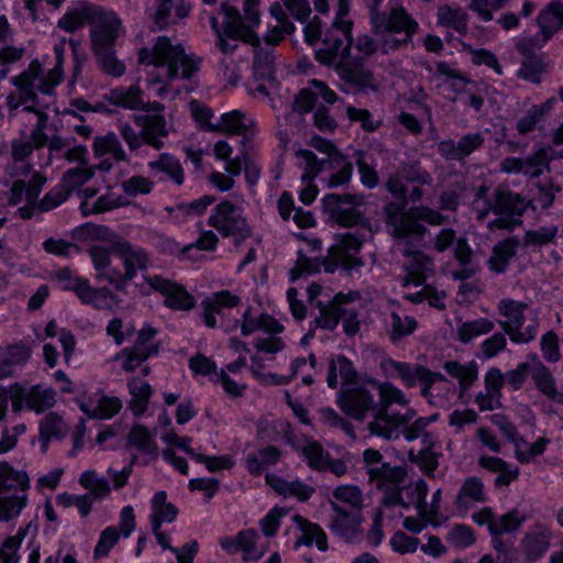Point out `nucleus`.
<instances>
[{
  "mask_svg": "<svg viewBox=\"0 0 563 563\" xmlns=\"http://www.w3.org/2000/svg\"><path fill=\"white\" fill-rule=\"evenodd\" d=\"M86 24L90 26L91 42L113 29H121V21L114 12L88 1L71 3L57 22L59 29L69 33Z\"/></svg>",
  "mask_w": 563,
  "mask_h": 563,
  "instance_id": "obj_5",
  "label": "nucleus"
},
{
  "mask_svg": "<svg viewBox=\"0 0 563 563\" xmlns=\"http://www.w3.org/2000/svg\"><path fill=\"white\" fill-rule=\"evenodd\" d=\"M561 188L555 186L551 180L543 183L539 181L537 184V191L529 203L532 205L534 210H547L553 205L555 192H559Z\"/></svg>",
  "mask_w": 563,
  "mask_h": 563,
  "instance_id": "obj_63",
  "label": "nucleus"
},
{
  "mask_svg": "<svg viewBox=\"0 0 563 563\" xmlns=\"http://www.w3.org/2000/svg\"><path fill=\"white\" fill-rule=\"evenodd\" d=\"M520 244V240L515 235L508 236L495 244L492 255L487 261L488 268L496 274H504L510 261L516 256Z\"/></svg>",
  "mask_w": 563,
  "mask_h": 563,
  "instance_id": "obj_30",
  "label": "nucleus"
},
{
  "mask_svg": "<svg viewBox=\"0 0 563 563\" xmlns=\"http://www.w3.org/2000/svg\"><path fill=\"white\" fill-rule=\"evenodd\" d=\"M485 143L482 132L467 133L459 141L452 139L442 140L438 143V153L446 161L462 162L474 152L481 150Z\"/></svg>",
  "mask_w": 563,
  "mask_h": 563,
  "instance_id": "obj_19",
  "label": "nucleus"
},
{
  "mask_svg": "<svg viewBox=\"0 0 563 563\" xmlns=\"http://www.w3.org/2000/svg\"><path fill=\"white\" fill-rule=\"evenodd\" d=\"M554 158H563V148L561 151L551 147L538 150L533 155L523 158V175L539 177Z\"/></svg>",
  "mask_w": 563,
  "mask_h": 563,
  "instance_id": "obj_39",
  "label": "nucleus"
},
{
  "mask_svg": "<svg viewBox=\"0 0 563 563\" xmlns=\"http://www.w3.org/2000/svg\"><path fill=\"white\" fill-rule=\"evenodd\" d=\"M147 285L165 296V303L177 310H188L195 306V298L183 286L162 276L145 277Z\"/></svg>",
  "mask_w": 563,
  "mask_h": 563,
  "instance_id": "obj_20",
  "label": "nucleus"
},
{
  "mask_svg": "<svg viewBox=\"0 0 563 563\" xmlns=\"http://www.w3.org/2000/svg\"><path fill=\"white\" fill-rule=\"evenodd\" d=\"M151 509L152 531L161 529L163 522H173L178 514L176 506L167 501V494L164 490L155 493L151 500Z\"/></svg>",
  "mask_w": 563,
  "mask_h": 563,
  "instance_id": "obj_36",
  "label": "nucleus"
},
{
  "mask_svg": "<svg viewBox=\"0 0 563 563\" xmlns=\"http://www.w3.org/2000/svg\"><path fill=\"white\" fill-rule=\"evenodd\" d=\"M487 495L485 493L484 483L477 476L467 477L456 495L455 505L457 508H468L470 503H485Z\"/></svg>",
  "mask_w": 563,
  "mask_h": 563,
  "instance_id": "obj_38",
  "label": "nucleus"
},
{
  "mask_svg": "<svg viewBox=\"0 0 563 563\" xmlns=\"http://www.w3.org/2000/svg\"><path fill=\"white\" fill-rule=\"evenodd\" d=\"M494 198L493 212L497 217L488 223L489 229L512 230L522 224L521 217L528 207V202L519 194L497 189Z\"/></svg>",
  "mask_w": 563,
  "mask_h": 563,
  "instance_id": "obj_11",
  "label": "nucleus"
},
{
  "mask_svg": "<svg viewBox=\"0 0 563 563\" xmlns=\"http://www.w3.org/2000/svg\"><path fill=\"white\" fill-rule=\"evenodd\" d=\"M95 175V168L89 164L78 165L67 169L62 177V184L70 194L75 188L86 184Z\"/></svg>",
  "mask_w": 563,
  "mask_h": 563,
  "instance_id": "obj_59",
  "label": "nucleus"
},
{
  "mask_svg": "<svg viewBox=\"0 0 563 563\" xmlns=\"http://www.w3.org/2000/svg\"><path fill=\"white\" fill-rule=\"evenodd\" d=\"M437 18L440 25L452 27L460 34L467 33V15L461 8L440 7Z\"/></svg>",
  "mask_w": 563,
  "mask_h": 563,
  "instance_id": "obj_52",
  "label": "nucleus"
},
{
  "mask_svg": "<svg viewBox=\"0 0 563 563\" xmlns=\"http://www.w3.org/2000/svg\"><path fill=\"white\" fill-rule=\"evenodd\" d=\"M280 456L279 449L273 445L263 448L257 453H250L245 459L247 471L252 475H260L268 466L277 464Z\"/></svg>",
  "mask_w": 563,
  "mask_h": 563,
  "instance_id": "obj_43",
  "label": "nucleus"
},
{
  "mask_svg": "<svg viewBox=\"0 0 563 563\" xmlns=\"http://www.w3.org/2000/svg\"><path fill=\"white\" fill-rule=\"evenodd\" d=\"M526 520V515L521 514L518 509H512L500 517H496L492 539L495 537L503 538V534L518 530Z\"/></svg>",
  "mask_w": 563,
  "mask_h": 563,
  "instance_id": "obj_60",
  "label": "nucleus"
},
{
  "mask_svg": "<svg viewBox=\"0 0 563 563\" xmlns=\"http://www.w3.org/2000/svg\"><path fill=\"white\" fill-rule=\"evenodd\" d=\"M333 517L329 523L332 533L346 542H355L360 538L361 520L357 512L349 511L335 501H330Z\"/></svg>",
  "mask_w": 563,
  "mask_h": 563,
  "instance_id": "obj_23",
  "label": "nucleus"
},
{
  "mask_svg": "<svg viewBox=\"0 0 563 563\" xmlns=\"http://www.w3.org/2000/svg\"><path fill=\"white\" fill-rule=\"evenodd\" d=\"M495 323L487 318L468 320L457 325V335L462 343H470L473 339L493 331Z\"/></svg>",
  "mask_w": 563,
  "mask_h": 563,
  "instance_id": "obj_54",
  "label": "nucleus"
},
{
  "mask_svg": "<svg viewBox=\"0 0 563 563\" xmlns=\"http://www.w3.org/2000/svg\"><path fill=\"white\" fill-rule=\"evenodd\" d=\"M128 442L141 453L148 454L153 459L157 457V445L146 428L142 426L132 428L128 435Z\"/></svg>",
  "mask_w": 563,
  "mask_h": 563,
  "instance_id": "obj_56",
  "label": "nucleus"
},
{
  "mask_svg": "<svg viewBox=\"0 0 563 563\" xmlns=\"http://www.w3.org/2000/svg\"><path fill=\"white\" fill-rule=\"evenodd\" d=\"M134 122L141 128L144 143L159 151L164 147L163 137L168 135L167 122L163 114H134Z\"/></svg>",
  "mask_w": 563,
  "mask_h": 563,
  "instance_id": "obj_24",
  "label": "nucleus"
},
{
  "mask_svg": "<svg viewBox=\"0 0 563 563\" xmlns=\"http://www.w3.org/2000/svg\"><path fill=\"white\" fill-rule=\"evenodd\" d=\"M208 224L214 228L223 238H233L235 244L251 235V228L239 207L224 200L212 210Z\"/></svg>",
  "mask_w": 563,
  "mask_h": 563,
  "instance_id": "obj_9",
  "label": "nucleus"
},
{
  "mask_svg": "<svg viewBox=\"0 0 563 563\" xmlns=\"http://www.w3.org/2000/svg\"><path fill=\"white\" fill-rule=\"evenodd\" d=\"M369 481L375 483L378 488H395L390 494L385 496L384 505H401L407 508L409 505L404 501L400 494V485L405 481L406 471L401 466H390L386 462H380L368 471H366Z\"/></svg>",
  "mask_w": 563,
  "mask_h": 563,
  "instance_id": "obj_14",
  "label": "nucleus"
},
{
  "mask_svg": "<svg viewBox=\"0 0 563 563\" xmlns=\"http://www.w3.org/2000/svg\"><path fill=\"white\" fill-rule=\"evenodd\" d=\"M362 245L363 234L357 231L340 234L338 243L329 249L325 272L333 273L339 266L350 272L362 267L364 262L357 256Z\"/></svg>",
  "mask_w": 563,
  "mask_h": 563,
  "instance_id": "obj_12",
  "label": "nucleus"
},
{
  "mask_svg": "<svg viewBox=\"0 0 563 563\" xmlns=\"http://www.w3.org/2000/svg\"><path fill=\"white\" fill-rule=\"evenodd\" d=\"M66 40L62 38L54 46V53L56 57V64L53 69L49 70L47 79L42 80L37 88L44 95H51L54 87L57 86L62 81V65L64 63V53H65Z\"/></svg>",
  "mask_w": 563,
  "mask_h": 563,
  "instance_id": "obj_53",
  "label": "nucleus"
},
{
  "mask_svg": "<svg viewBox=\"0 0 563 563\" xmlns=\"http://www.w3.org/2000/svg\"><path fill=\"white\" fill-rule=\"evenodd\" d=\"M239 539L244 561H258L267 550L265 544H260L261 537L254 529L239 532Z\"/></svg>",
  "mask_w": 563,
  "mask_h": 563,
  "instance_id": "obj_50",
  "label": "nucleus"
},
{
  "mask_svg": "<svg viewBox=\"0 0 563 563\" xmlns=\"http://www.w3.org/2000/svg\"><path fill=\"white\" fill-rule=\"evenodd\" d=\"M527 309V303L509 298L501 299L497 305L498 313L505 318L499 320L498 324L514 343L527 344L537 338L539 329L538 319H532L525 327L527 321L525 311Z\"/></svg>",
  "mask_w": 563,
  "mask_h": 563,
  "instance_id": "obj_7",
  "label": "nucleus"
},
{
  "mask_svg": "<svg viewBox=\"0 0 563 563\" xmlns=\"http://www.w3.org/2000/svg\"><path fill=\"white\" fill-rule=\"evenodd\" d=\"M131 395L130 408L134 415L141 416L147 409L148 400L152 395L151 385L140 378L132 377L128 383Z\"/></svg>",
  "mask_w": 563,
  "mask_h": 563,
  "instance_id": "obj_46",
  "label": "nucleus"
},
{
  "mask_svg": "<svg viewBox=\"0 0 563 563\" xmlns=\"http://www.w3.org/2000/svg\"><path fill=\"white\" fill-rule=\"evenodd\" d=\"M417 327L418 322L413 317L393 311L387 325V334L393 343H397L412 334Z\"/></svg>",
  "mask_w": 563,
  "mask_h": 563,
  "instance_id": "obj_47",
  "label": "nucleus"
},
{
  "mask_svg": "<svg viewBox=\"0 0 563 563\" xmlns=\"http://www.w3.org/2000/svg\"><path fill=\"white\" fill-rule=\"evenodd\" d=\"M338 404L346 416L357 421H363L367 417L376 420V416H378L376 391L369 386V382L365 385L343 389L339 395Z\"/></svg>",
  "mask_w": 563,
  "mask_h": 563,
  "instance_id": "obj_10",
  "label": "nucleus"
},
{
  "mask_svg": "<svg viewBox=\"0 0 563 563\" xmlns=\"http://www.w3.org/2000/svg\"><path fill=\"white\" fill-rule=\"evenodd\" d=\"M137 59L140 64L164 70V74H153L147 79L150 86L162 84L156 91L161 98L168 96L169 81L177 78L190 79L199 69V60L194 55H187L183 45L172 44L166 36H158L152 48H141Z\"/></svg>",
  "mask_w": 563,
  "mask_h": 563,
  "instance_id": "obj_1",
  "label": "nucleus"
},
{
  "mask_svg": "<svg viewBox=\"0 0 563 563\" xmlns=\"http://www.w3.org/2000/svg\"><path fill=\"white\" fill-rule=\"evenodd\" d=\"M125 199L122 196H115L114 194H106L100 196L95 202L89 203L84 201L80 205L82 216L87 217L93 213H102L112 209L124 206Z\"/></svg>",
  "mask_w": 563,
  "mask_h": 563,
  "instance_id": "obj_57",
  "label": "nucleus"
},
{
  "mask_svg": "<svg viewBox=\"0 0 563 563\" xmlns=\"http://www.w3.org/2000/svg\"><path fill=\"white\" fill-rule=\"evenodd\" d=\"M30 478L25 471L8 462L0 463V521L8 522L20 516L27 504Z\"/></svg>",
  "mask_w": 563,
  "mask_h": 563,
  "instance_id": "obj_6",
  "label": "nucleus"
},
{
  "mask_svg": "<svg viewBox=\"0 0 563 563\" xmlns=\"http://www.w3.org/2000/svg\"><path fill=\"white\" fill-rule=\"evenodd\" d=\"M537 23L543 41H549L563 27V4L559 1L550 2L538 15Z\"/></svg>",
  "mask_w": 563,
  "mask_h": 563,
  "instance_id": "obj_33",
  "label": "nucleus"
},
{
  "mask_svg": "<svg viewBox=\"0 0 563 563\" xmlns=\"http://www.w3.org/2000/svg\"><path fill=\"white\" fill-rule=\"evenodd\" d=\"M405 241L407 244L402 250V255L408 258V262L405 264L408 277L405 279L404 285H420L424 280V273L431 271L432 262L423 252L412 247L411 240Z\"/></svg>",
  "mask_w": 563,
  "mask_h": 563,
  "instance_id": "obj_27",
  "label": "nucleus"
},
{
  "mask_svg": "<svg viewBox=\"0 0 563 563\" xmlns=\"http://www.w3.org/2000/svg\"><path fill=\"white\" fill-rule=\"evenodd\" d=\"M76 233L110 242L109 246L96 244L88 250L95 271L111 260V254H113L112 241H115L118 236L109 228L87 223L77 228Z\"/></svg>",
  "mask_w": 563,
  "mask_h": 563,
  "instance_id": "obj_21",
  "label": "nucleus"
},
{
  "mask_svg": "<svg viewBox=\"0 0 563 563\" xmlns=\"http://www.w3.org/2000/svg\"><path fill=\"white\" fill-rule=\"evenodd\" d=\"M216 132L241 135L243 146V157L251 146V142L256 133V123L252 118L240 110H232L221 115L218 123L211 128Z\"/></svg>",
  "mask_w": 563,
  "mask_h": 563,
  "instance_id": "obj_17",
  "label": "nucleus"
},
{
  "mask_svg": "<svg viewBox=\"0 0 563 563\" xmlns=\"http://www.w3.org/2000/svg\"><path fill=\"white\" fill-rule=\"evenodd\" d=\"M379 367L386 377L399 378L408 388L415 387L418 380H421V364H410L387 357L380 361Z\"/></svg>",
  "mask_w": 563,
  "mask_h": 563,
  "instance_id": "obj_28",
  "label": "nucleus"
},
{
  "mask_svg": "<svg viewBox=\"0 0 563 563\" xmlns=\"http://www.w3.org/2000/svg\"><path fill=\"white\" fill-rule=\"evenodd\" d=\"M55 391L52 388H44L34 385L29 389L27 408L37 413L44 412L55 405Z\"/></svg>",
  "mask_w": 563,
  "mask_h": 563,
  "instance_id": "obj_55",
  "label": "nucleus"
},
{
  "mask_svg": "<svg viewBox=\"0 0 563 563\" xmlns=\"http://www.w3.org/2000/svg\"><path fill=\"white\" fill-rule=\"evenodd\" d=\"M257 45L253 62L254 76L257 79H271L274 74V55L272 48H262Z\"/></svg>",
  "mask_w": 563,
  "mask_h": 563,
  "instance_id": "obj_58",
  "label": "nucleus"
},
{
  "mask_svg": "<svg viewBox=\"0 0 563 563\" xmlns=\"http://www.w3.org/2000/svg\"><path fill=\"white\" fill-rule=\"evenodd\" d=\"M551 537V531L541 523L530 527L520 541V548L527 561L540 559L548 551Z\"/></svg>",
  "mask_w": 563,
  "mask_h": 563,
  "instance_id": "obj_25",
  "label": "nucleus"
},
{
  "mask_svg": "<svg viewBox=\"0 0 563 563\" xmlns=\"http://www.w3.org/2000/svg\"><path fill=\"white\" fill-rule=\"evenodd\" d=\"M339 77L351 87L360 91L375 90L376 84L373 73L357 63H341L336 70Z\"/></svg>",
  "mask_w": 563,
  "mask_h": 563,
  "instance_id": "obj_29",
  "label": "nucleus"
},
{
  "mask_svg": "<svg viewBox=\"0 0 563 563\" xmlns=\"http://www.w3.org/2000/svg\"><path fill=\"white\" fill-rule=\"evenodd\" d=\"M330 172L329 177L325 179L328 188H338L351 181L353 174V164L343 154H334L331 158H327Z\"/></svg>",
  "mask_w": 563,
  "mask_h": 563,
  "instance_id": "obj_34",
  "label": "nucleus"
},
{
  "mask_svg": "<svg viewBox=\"0 0 563 563\" xmlns=\"http://www.w3.org/2000/svg\"><path fill=\"white\" fill-rule=\"evenodd\" d=\"M371 22L376 34L389 32L413 36L419 29L418 22L401 5L390 8L389 12L376 11L371 15Z\"/></svg>",
  "mask_w": 563,
  "mask_h": 563,
  "instance_id": "obj_15",
  "label": "nucleus"
},
{
  "mask_svg": "<svg viewBox=\"0 0 563 563\" xmlns=\"http://www.w3.org/2000/svg\"><path fill=\"white\" fill-rule=\"evenodd\" d=\"M257 5L258 0H245L244 13L241 14L235 7L222 2L219 13L223 15V22L220 23L216 15L210 16V25L217 37L227 34L234 41L257 45L258 36L254 32L261 23Z\"/></svg>",
  "mask_w": 563,
  "mask_h": 563,
  "instance_id": "obj_4",
  "label": "nucleus"
},
{
  "mask_svg": "<svg viewBox=\"0 0 563 563\" xmlns=\"http://www.w3.org/2000/svg\"><path fill=\"white\" fill-rule=\"evenodd\" d=\"M241 298L232 295L228 290H221L214 292L211 297L206 298L202 301L203 309V321L207 327H217V314H221L222 309L233 308L240 305Z\"/></svg>",
  "mask_w": 563,
  "mask_h": 563,
  "instance_id": "obj_31",
  "label": "nucleus"
},
{
  "mask_svg": "<svg viewBox=\"0 0 563 563\" xmlns=\"http://www.w3.org/2000/svg\"><path fill=\"white\" fill-rule=\"evenodd\" d=\"M339 378L342 385H349L356 380L357 372L353 363L342 354L331 356L328 363L327 385L331 389L339 386Z\"/></svg>",
  "mask_w": 563,
  "mask_h": 563,
  "instance_id": "obj_32",
  "label": "nucleus"
},
{
  "mask_svg": "<svg viewBox=\"0 0 563 563\" xmlns=\"http://www.w3.org/2000/svg\"><path fill=\"white\" fill-rule=\"evenodd\" d=\"M148 168L153 175L165 174L176 185L184 183V169L178 158L163 153L158 159L148 162Z\"/></svg>",
  "mask_w": 563,
  "mask_h": 563,
  "instance_id": "obj_42",
  "label": "nucleus"
},
{
  "mask_svg": "<svg viewBox=\"0 0 563 563\" xmlns=\"http://www.w3.org/2000/svg\"><path fill=\"white\" fill-rule=\"evenodd\" d=\"M492 547L496 552V563H516L519 559V551L510 538L495 537L492 539Z\"/></svg>",
  "mask_w": 563,
  "mask_h": 563,
  "instance_id": "obj_64",
  "label": "nucleus"
},
{
  "mask_svg": "<svg viewBox=\"0 0 563 563\" xmlns=\"http://www.w3.org/2000/svg\"><path fill=\"white\" fill-rule=\"evenodd\" d=\"M121 29H113L98 37L92 44V51L102 71L112 77H121L125 73V65L114 54V43Z\"/></svg>",
  "mask_w": 563,
  "mask_h": 563,
  "instance_id": "obj_18",
  "label": "nucleus"
},
{
  "mask_svg": "<svg viewBox=\"0 0 563 563\" xmlns=\"http://www.w3.org/2000/svg\"><path fill=\"white\" fill-rule=\"evenodd\" d=\"M378 395V416L367 424L369 434L386 440H394L399 437V427L409 422L416 416V411L407 408L405 413L390 411L393 405L408 406L409 400L404 391L389 382L369 380Z\"/></svg>",
  "mask_w": 563,
  "mask_h": 563,
  "instance_id": "obj_2",
  "label": "nucleus"
},
{
  "mask_svg": "<svg viewBox=\"0 0 563 563\" xmlns=\"http://www.w3.org/2000/svg\"><path fill=\"white\" fill-rule=\"evenodd\" d=\"M295 155L297 166L302 169L301 181H313L321 172L327 170V158L319 159L310 150H298Z\"/></svg>",
  "mask_w": 563,
  "mask_h": 563,
  "instance_id": "obj_44",
  "label": "nucleus"
},
{
  "mask_svg": "<svg viewBox=\"0 0 563 563\" xmlns=\"http://www.w3.org/2000/svg\"><path fill=\"white\" fill-rule=\"evenodd\" d=\"M42 74V65L37 59H33L27 68L20 75L11 79L12 85L16 88V96L22 103H37L38 97L35 91V81L40 79Z\"/></svg>",
  "mask_w": 563,
  "mask_h": 563,
  "instance_id": "obj_26",
  "label": "nucleus"
},
{
  "mask_svg": "<svg viewBox=\"0 0 563 563\" xmlns=\"http://www.w3.org/2000/svg\"><path fill=\"white\" fill-rule=\"evenodd\" d=\"M142 90L137 86L111 89L104 99L111 104L129 110H140L143 107Z\"/></svg>",
  "mask_w": 563,
  "mask_h": 563,
  "instance_id": "obj_40",
  "label": "nucleus"
},
{
  "mask_svg": "<svg viewBox=\"0 0 563 563\" xmlns=\"http://www.w3.org/2000/svg\"><path fill=\"white\" fill-rule=\"evenodd\" d=\"M362 202V196L352 194H328L322 198L324 212L342 227H353L362 220L357 209Z\"/></svg>",
  "mask_w": 563,
  "mask_h": 563,
  "instance_id": "obj_13",
  "label": "nucleus"
},
{
  "mask_svg": "<svg viewBox=\"0 0 563 563\" xmlns=\"http://www.w3.org/2000/svg\"><path fill=\"white\" fill-rule=\"evenodd\" d=\"M77 297L84 305H91L96 309H109L113 301V295L107 287L95 288L88 280Z\"/></svg>",
  "mask_w": 563,
  "mask_h": 563,
  "instance_id": "obj_49",
  "label": "nucleus"
},
{
  "mask_svg": "<svg viewBox=\"0 0 563 563\" xmlns=\"http://www.w3.org/2000/svg\"><path fill=\"white\" fill-rule=\"evenodd\" d=\"M92 151L96 157L110 156L117 162L128 161L126 153L119 136L113 132L96 136L93 139Z\"/></svg>",
  "mask_w": 563,
  "mask_h": 563,
  "instance_id": "obj_37",
  "label": "nucleus"
},
{
  "mask_svg": "<svg viewBox=\"0 0 563 563\" xmlns=\"http://www.w3.org/2000/svg\"><path fill=\"white\" fill-rule=\"evenodd\" d=\"M385 211L386 225L395 240L420 241L428 231L422 221L431 225H441L446 220L439 211L424 206L405 209L404 206L389 203Z\"/></svg>",
  "mask_w": 563,
  "mask_h": 563,
  "instance_id": "obj_3",
  "label": "nucleus"
},
{
  "mask_svg": "<svg viewBox=\"0 0 563 563\" xmlns=\"http://www.w3.org/2000/svg\"><path fill=\"white\" fill-rule=\"evenodd\" d=\"M328 258H330V254H328V256L323 258H310L307 255H305L302 251H299L296 260V265L294 268L290 269L291 280L297 279L302 274L312 275L319 273L322 267L325 271V261Z\"/></svg>",
  "mask_w": 563,
  "mask_h": 563,
  "instance_id": "obj_61",
  "label": "nucleus"
},
{
  "mask_svg": "<svg viewBox=\"0 0 563 563\" xmlns=\"http://www.w3.org/2000/svg\"><path fill=\"white\" fill-rule=\"evenodd\" d=\"M399 175L408 183L419 186L431 187L433 177L428 173L420 163H401L399 166Z\"/></svg>",
  "mask_w": 563,
  "mask_h": 563,
  "instance_id": "obj_62",
  "label": "nucleus"
},
{
  "mask_svg": "<svg viewBox=\"0 0 563 563\" xmlns=\"http://www.w3.org/2000/svg\"><path fill=\"white\" fill-rule=\"evenodd\" d=\"M266 481L280 494H284L285 496H296L300 500L309 499L314 493L313 487L299 481L286 482L280 478H275L269 474L266 475Z\"/></svg>",
  "mask_w": 563,
  "mask_h": 563,
  "instance_id": "obj_51",
  "label": "nucleus"
},
{
  "mask_svg": "<svg viewBox=\"0 0 563 563\" xmlns=\"http://www.w3.org/2000/svg\"><path fill=\"white\" fill-rule=\"evenodd\" d=\"M558 232L559 228L554 224L540 227L534 230H527L520 243L527 249H542L555 243Z\"/></svg>",
  "mask_w": 563,
  "mask_h": 563,
  "instance_id": "obj_48",
  "label": "nucleus"
},
{
  "mask_svg": "<svg viewBox=\"0 0 563 563\" xmlns=\"http://www.w3.org/2000/svg\"><path fill=\"white\" fill-rule=\"evenodd\" d=\"M294 521L302 531V539L301 541L297 542L296 547L299 544L311 547L313 543H316L320 551L325 552L328 550L327 534L319 525L310 522L300 515H295Z\"/></svg>",
  "mask_w": 563,
  "mask_h": 563,
  "instance_id": "obj_41",
  "label": "nucleus"
},
{
  "mask_svg": "<svg viewBox=\"0 0 563 563\" xmlns=\"http://www.w3.org/2000/svg\"><path fill=\"white\" fill-rule=\"evenodd\" d=\"M351 21H334L332 29L325 34L322 46L314 53L316 59L322 65L334 66L335 71L341 63H346L352 44Z\"/></svg>",
  "mask_w": 563,
  "mask_h": 563,
  "instance_id": "obj_8",
  "label": "nucleus"
},
{
  "mask_svg": "<svg viewBox=\"0 0 563 563\" xmlns=\"http://www.w3.org/2000/svg\"><path fill=\"white\" fill-rule=\"evenodd\" d=\"M112 250L123 265L124 272L122 273L126 284L136 276L137 271H145L150 264L148 253L143 247L122 238L112 241Z\"/></svg>",
  "mask_w": 563,
  "mask_h": 563,
  "instance_id": "obj_16",
  "label": "nucleus"
},
{
  "mask_svg": "<svg viewBox=\"0 0 563 563\" xmlns=\"http://www.w3.org/2000/svg\"><path fill=\"white\" fill-rule=\"evenodd\" d=\"M358 292L336 294L328 303L317 301L319 314L310 322L311 327L322 330L333 331L340 321V305H346L355 299H358Z\"/></svg>",
  "mask_w": 563,
  "mask_h": 563,
  "instance_id": "obj_22",
  "label": "nucleus"
},
{
  "mask_svg": "<svg viewBox=\"0 0 563 563\" xmlns=\"http://www.w3.org/2000/svg\"><path fill=\"white\" fill-rule=\"evenodd\" d=\"M530 376L537 389L550 400L563 405V393H559L555 378L547 366H537V369L530 373Z\"/></svg>",
  "mask_w": 563,
  "mask_h": 563,
  "instance_id": "obj_45",
  "label": "nucleus"
},
{
  "mask_svg": "<svg viewBox=\"0 0 563 563\" xmlns=\"http://www.w3.org/2000/svg\"><path fill=\"white\" fill-rule=\"evenodd\" d=\"M31 357V350L25 344L0 347V378L13 375L14 368Z\"/></svg>",
  "mask_w": 563,
  "mask_h": 563,
  "instance_id": "obj_35",
  "label": "nucleus"
}]
</instances>
